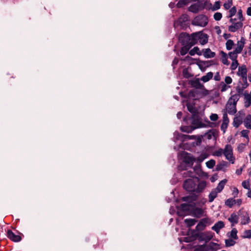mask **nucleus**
I'll return each instance as SVG.
<instances>
[{"label":"nucleus","instance_id":"obj_1","mask_svg":"<svg viewBox=\"0 0 251 251\" xmlns=\"http://www.w3.org/2000/svg\"><path fill=\"white\" fill-rule=\"evenodd\" d=\"M195 200L196 198L193 197H184L182 198V200L184 201L188 202L189 203H182L181 204L180 207L184 210H192V214L195 217L200 218L203 215L204 212L203 209L200 207H194L192 209L191 207L193 206V204L190 203L192 201H195Z\"/></svg>","mask_w":251,"mask_h":251},{"label":"nucleus","instance_id":"obj_2","mask_svg":"<svg viewBox=\"0 0 251 251\" xmlns=\"http://www.w3.org/2000/svg\"><path fill=\"white\" fill-rule=\"evenodd\" d=\"M178 40L183 45L193 46L195 44L193 33L190 36L185 33H182L179 35Z\"/></svg>","mask_w":251,"mask_h":251},{"label":"nucleus","instance_id":"obj_3","mask_svg":"<svg viewBox=\"0 0 251 251\" xmlns=\"http://www.w3.org/2000/svg\"><path fill=\"white\" fill-rule=\"evenodd\" d=\"M197 182H198L197 177L187 179L184 182L183 188L187 191L195 192Z\"/></svg>","mask_w":251,"mask_h":251},{"label":"nucleus","instance_id":"obj_4","mask_svg":"<svg viewBox=\"0 0 251 251\" xmlns=\"http://www.w3.org/2000/svg\"><path fill=\"white\" fill-rule=\"evenodd\" d=\"M224 155L226 159L228 160L231 163L234 164L235 158L233 156V148L229 144L225 146L224 149Z\"/></svg>","mask_w":251,"mask_h":251},{"label":"nucleus","instance_id":"obj_5","mask_svg":"<svg viewBox=\"0 0 251 251\" xmlns=\"http://www.w3.org/2000/svg\"><path fill=\"white\" fill-rule=\"evenodd\" d=\"M237 100L235 96H232L228 100L226 105V111L231 115H233L236 112V104Z\"/></svg>","mask_w":251,"mask_h":251},{"label":"nucleus","instance_id":"obj_6","mask_svg":"<svg viewBox=\"0 0 251 251\" xmlns=\"http://www.w3.org/2000/svg\"><path fill=\"white\" fill-rule=\"evenodd\" d=\"M207 23V17L203 15H200L196 17L192 21V25L202 27L206 26Z\"/></svg>","mask_w":251,"mask_h":251},{"label":"nucleus","instance_id":"obj_7","mask_svg":"<svg viewBox=\"0 0 251 251\" xmlns=\"http://www.w3.org/2000/svg\"><path fill=\"white\" fill-rule=\"evenodd\" d=\"M206 4V1L199 0L196 3L192 4L189 7V10L193 13H197L204 8Z\"/></svg>","mask_w":251,"mask_h":251},{"label":"nucleus","instance_id":"obj_8","mask_svg":"<svg viewBox=\"0 0 251 251\" xmlns=\"http://www.w3.org/2000/svg\"><path fill=\"white\" fill-rule=\"evenodd\" d=\"M237 74L238 76L242 77L243 81L244 82L243 87L244 88H246L248 86L247 83V69L246 66L243 65L239 67Z\"/></svg>","mask_w":251,"mask_h":251},{"label":"nucleus","instance_id":"obj_9","mask_svg":"<svg viewBox=\"0 0 251 251\" xmlns=\"http://www.w3.org/2000/svg\"><path fill=\"white\" fill-rule=\"evenodd\" d=\"M193 36L195 40V44L198 41L201 45L206 44L208 41V37L206 34L199 32L193 33Z\"/></svg>","mask_w":251,"mask_h":251},{"label":"nucleus","instance_id":"obj_10","mask_svg":"<svg viewBox=\"0 0 251 251\" xmlns=\"http://www.w3.org/2000/svg\"><path fill=\"white\" fill-rule=\"evenodd\" d=\"M238 214L241 218V224L242 225H246L250 222L249 214L247 211L240 210Z\"/></svg>","mask_w":251,"mask_h":251},{"label":"nucleus","instance_id":"obj_11","mask_svg":"<svg viewBox=\"0 0 251 251\" xmlns=\"http://www.w3.org/2000/svg\"><path fill=\"white\" fill-rule=\"evenodd\" d=\"M230 22L232 23V25L228 26V30L230 32H234L241 28L243 26V24L241 22H235V19H230Z\"/></svg>","mask_w":251,"mask_h":251},{"label":"nucleus","instance_id":"obj_12","mask_svg":"<svg viewBox=\"0 0 251 251\" xmlns=\"http://www.w3.org/2000/svg\"><path fill=\"white\" fill-rule=\"evenodd\" d=\"M181 156L183 158V161L188 164L192 165L195 161L194 157L185 151H182L181 153Z\"/></svg>","mask_w":251,"mask_h":251},{"label":"nucleus","instance_id":"obj_13","mask_svg":"<svg viewBox=\"0 0 251 251\" xmlns=\"http://www.w3.org/2000/svg\"><path fill=\"white\" fill-rule=\"evenodd\" d=\"M213 233L211 232H205L201 233L199 236V239L200 241H204L207 242L213 237Z\"/></svg>","mask_w":251,"mask_h":251},{"label":"nucleus","instance_id":"obj_14","mask_svg":"<svg viewBox=\"0 0 251 251\" xmlns=\"http://www.w3.org/2000/svg\"><path fill=\"white\" fill-rule=\"evenodd\" d=\"M207 185V183L205 181L201 180L199 181L198 179V182L196 183L195 192L201 193L205 188Z\"/></svg>","mask_w":251,"mask_h":251},{"label":"nucleus","instance_id":"obj_15","mask_svg":"<svg viewBox=\"0 0 251 251\" xmlns=\"http://www.w3.org/2000/svg\"><path fill=\"white\" fill-rule=\"evenodd\" d=\"M181 137L182 138L183 141H187L189 140L197 139V145L200 144L201 142V137L199 136L196 138V136L194 135H188L182 134Z\"/></svg>","mask_w":251,"mask_h":251},{"label":"nucleus","instance_id":"obj_16","mask_svg":"<svg viewBox=\"0 0 251 251\" xmlns=\"http://www.w3.org/2000/svg\"><path fill=\"white\" fill-rule=\"evenodd\" d=\"M228 123H229V120L227 117V115L226 113H225L223 115V122H222L221 126V129L223 131L224 133H225L226 132V130L227 127Z\"/></svg>","mask_w":251,"mask_h":251},{"label":"nucleus","instance_id":"obj_17","mask_svg":"<svg viewBox=\"0 0 251 251\" xmlns=\"http://www.w3.org/2000/svg\"><path fill=\"white\" fill-rule=\"evenodd\" d=\"M244 95V106L248 108L251 105V91L249 93L245 92Z\"/></svg>","mask_w":251,"mask_h":251},{"label":"nucleus","instance_id":"obj_18","mask_svg":"<svg viewBox=\"0 0 251 251\" xmlns=\"http://www.w3.org/2000/svg\"><path fill=\"white\" fill-rule=\"evenodd\" d=\"M7 236L14 242H19L21 240L20 236L15 234L10 230H8L7 231Z\"/></svg>","mask_w":251,"mask_h":251},{"label":"nucleus","instance_id":"obj_19","mask_svg":"<svg viewBox=\"0 0 251 251\" xmlns=\"http://www.w3.org/2000/svg\"><path fill=\"white\" fill-rule=\"evenodd\" d=\"M244 44H245V39L244 38H241V39L238 41L237 42V46L235 48V49L233 50L235 52H236L237 53H240L244 47Z\"/></svg>","mask_w":251,"mask_h":251},{"label":"nucleus","instance_id":"obj_20","mask_svg":"<svg viewBox=\"0 0 251 251\" xmlns=\"http://www.w3.org/2000/svg\"><path fill=\"white\" fill-rule=\"evenodd\" d=\"M238 216L234 213H232L228 218V221L231 223L232 226L238 222Z\"/></svg>","mask_w":251,"mask_h":251},{"label":"nucleus","instance_id":"obj_21","mask_svg":"<svg viewBox=\"0 0 251 251\" xmlns=\"http://www.w3.org/2000/svg\"><path fill=\"white\" fill-rule=\"evenodd\" d=\"M225 226V224L222 221H219L216 223L212 227V229L217 233H218L221 229Z\"/></svg>","mask_w":251,"mask_h":251},{"label":"nucleus","instance_id":"obj_22","mask_svg":"<svg viewBox=\"0 0 251 251\" xmlns=\"http://www.w3.org/2000/svg\"><path fill=\"white\" fill-rule=\"evenodd\" d=\"M203 55L206 58H213L215 56V53L209 49L202 50Z\"/></svg>","mask_w":251,"mask_h":251},{"label":"nucleus","instance_id":"obj_23","mask_svg":"<svg viewBox=\"0 0 251 251\" xmlns=\"http://www.w3.org/2000/svg\"><path fill=\"white\" fill-rule=\"evenodd\" d=\"M228 163L223 161L220 163L218 164L217 165L216 169L218 171H223V172H226V168L228 167Z\"/></svg>","mask_w":251,"mask_h":251},{"label":"nucleus","instance_id":"obj_24","mask_svg":"<svg viewBox=\"0 0 251 251\" xmlns=\"http://www.w3.org/2000/svg\"><path fill=\"white\" fill-rule=\"evenodd\" d=\"M243 122L242 116H237L233 119V125L235 127H238Z\"/></svg>","mask_w":251,"mask_h":251},{"label":"nucleus","instance_id":"obj_25","mask_svg":"<svg viewBox=\"0 0 251 251\" xmlns=\"http://www.w3.org/2000/svg\"><path fill=\"white\" fill-rule=\"evenodd\" d=\"M243 123L245 126L248 129H251V115L248 114L244 118Z\"/></svg>","mask_w":251,"mask_h":251},{"label":"nucleus","instance_id":"obj_26","mask_svg":"<svg viewBox=\"0 0 251 251\" xmlns=\"http://www.w3.org/2000/svg\"><path fill=\"white\" fill-rule=\"evenodd\" d=\"M227 180L226 179L222 180L219 182L218 186L215 189H214V190H216L217 192L220 193L224 189V186Z\"/></svg>","mask_w":251,"mask_h":251},{"label":"nucleus","instance_id":"obj_27","mask_svg":"<svg viewBox=\"0 0 251 251\" xmlns=\"http://www.w3.org/2000/svg\"><path fill=\"white\" fill-rule=\"evenodd\" d=\"M213 76V74L212 72L207 73L206 75L202 76L201 80L203 82H206L210 80Z\"/></svg>","mask_w":251,"mask_h":251},{"label":"nucleus","instance_id":"obj_28","mask_svg":"<svg viewBox=\"0 0 251 251\" xmlns=\"http://www.w3.org/2000/svg\"><path fill=\"white\" fill-rule=\"evenodd\" d=\"M220 54L221 55V60L222 63L226 65H228L229 64V62L227 60V55L225 52L221 51L220 52Z\"/></svg>","mask_w":251,"mask_h":251},{"label":"nucleus","instance_id":"obj_29","mask_svg":"<svg viewBox=\"0 0 251 251\" xmlns=\"http://www.w3.org/2000/svg\"><path fill=\"white\" fill-rule=\"evenodd\" d=\"M218 193H219L216 191V190H212L208 195L209 202H212L217 197Z\"/></svg>","mask_w":251,"mask_h":251},{"label":"nucleus","instance_id":"obj_30","mask_svg":"<svg viewBox=\"0 0 251 251\" xmlns=\"http://www.w3.org/2000/svg\"><path fill=\"white\" fill-rule=\"evenodd\" d=\"M237 234V230L235 228H233L230 232L227 233V235L229 238H232L234 240H237L238 239Z\"/></svg>","mask_w":251,"mask_h":251},{"label":"nucleus","instance_id":"obj_31","mask_svg":"<svg viewBox=\"0 0 251 251\" xmlns=\"http://www.w3.org/2000/svg\"><path fill=\"white\" fill-rule=\"evenodd\" d=\"M207 221V220L206 219H203L201 220L197 226L196 228L198 230L203 229L206 226Z\"/></svg>","mask_w":251,"mask_h":251},{"label":"nucleus","instance_id":"obj_32","mask_svg":"<svg viewBox=\"0 0 251 251\" xmlns=\"http://www.w3.org/2000/svg\"><path fill=\"white\" fill-rule=\"evenodd\" d=\"M230 87L224 82H221L219 86V89L221 92L226 91Z\"/></svg>","mask_w":251,"mask_h":251},{"label":"nucleus","instance_id":"obj_33","mask_svg":"<svg viewBox=\"0 0 251 251\" xmlns=\"http://www.w3.org/2000/svg\"><path fill=\"white\" fill-rule=\"evenodd\" d=\"M189 53L191 55H194L196 54L199 55H201V52L199 48L197 47H195L193 49L190 50Z\"/></svg>","mask_w":251,"mask_h":251},{"label":"nucleus","instance_id":"obj_34","mask_svg":"<svg viewBox=\"0 0 251 251\" xmlns=\"http://www.w3.org/2000/svg\"><path fill=\"white\" fill-rule=\"evenodd\" d=\"M192 46H190V45H183V47H182L180 50V53L181 55H184L186 54L190 48Z\"/></svg>","mask_w":251,"mask_h":251},{"label":"nucleus","instance_id":"obj_35","mask_svg":"<svg viewBox=\"0 0 251 251\" xmlns=\"http://www.w3.org/2000/svg\"><path fill=\"white\" fill-rule=\"evenodd\" d=\"M187 107L188 110L194 115H195L197 113V110L196 109L194 104H191L190 103H187Z\"/></svg>","mask_w":251,"mask_h":251},{"label":"nucleus","instance_id":"obj_36","mask_svg":"<svg viewBox=\"0 0 251 251\" xmlns=\"http://www.w3.org/2000/svg\"><path fill=\"white\" fill-rule=\"evenodd\" d=\"M184 222L188 226H191L196 224L197 221L193 219H187L184 220Z\"/></svg>","mask_w":251,"mask_h":251},{"label":"nucleus","instance_id":"obj_37","mask_svg":"<svg viewBox=\"0 0 251 251\" xmlns=\"http://www.w3.org/2000/svg\"><path fill=\"white\" fill-rule=\"evenodd\" d=\"M225 204L229 207H231L233 205L235 204V200L232 198L228 199L226 201Z\"/></svg>","mask_w":251,"mask_h":251},{"label":"nucleus","instance_id":"obj_38","mask_svg":"<svg viewBox=\"0 0 251 251\" xmlns=\"http://www.w3.org/2000/svg\"><path fill=\"white\" fill-rule=\"evenodd\" d=\"M236 243V242L234 241V239H233L232 238L226 239L225 240V244L226 246L227 247H230L234 245Z\"/></svg>","mask_w":251,"mask_h":251},{"label":"nucleus","instance_id":"obj_39","mask_svg":"<svg viewBox=\"0 0 251 251\" xmlns=\"http://www.w3.org/2000/svg\"><path fill=\"white\" fill-rule=\"evenodd\" d=\"M213 155L220 157L222 156L223 154H224V149H219L218 150L215 151L213 152Z\"/></svg>","mask_w":251,"mask_h":251},{"label":"nucleus","instance_id":"obj_40","mask_svg":"<svg viewBox=\"0 0 251 251\" xmlns=\"http://www.w3.org/2000/svg\"><path fill=\"white\" fill-rule=\"evenodd\" d=\"M237 54L238 53L235 52L234 51H230L228 53L229 57L232 60H237Z\"/></svg>","mask_w":251,"mask_h":251},{"label":"nucleus","instance_id":"obj_41","mask_svg":"<svg viewBox=\"0 0 251 251\" xmlns=\"http://www.w3.org/2000/svg\"><path fill=\"white\" fill-rule=\"evenodd\" d=\"M188 21V16L186 14L182 15L178 19V22L180 24H183Z\"/></svg>","mask_w":251,"mask_h":251},{"label":"nucleus","instance_id":"obj_42","mask_svg":"<svg viewBox=\"0 0 251 251\" xmlns=\"http://www.w3.org/2000/svg\"><path fill=\"white\" fill-rule=\"evenodd\" d=\"M234 45V43L232 40L229 39L226 42V48L227 50H230Z\"/></svg>","mask_w":251,"mask_h":251},{"label":"nucleus","instance_id":"obj_43","mask_svg":"<svg viewBox=\"0 0 251 251\" xmlns=\"http://www.w3.org/2000/svg\"><path fill=\"white\" fill-rule=\"evenodd\" d=\"M190 2V0H180L177 3L178 7H181Z\"/></svg>","mask_w":251,"mask_h":251},{"label":"nucleus","instance_id":"obj_44","mask_svg":"<svg viewBox=\"0 0 251 251\" xmlns=\"http://www.w3.org/2000/svg\"><path fill=\"white\" fill-rule=\"evenodd\" d=\"M221 7V3L219 1H216L213 6L211 7V9L212 11H216L220 8Z\"/></svg>","mask_w":251,"mask_h":251},{"label":"nucleus","instance_id":"obj_45","mask_svg":"<svg viewBox=\"0 0 251 251\" xmlns=\"http://www.w3.org/2000/svg\"><path fill=\"white\" fill-rule=\"evenodd\" d=\"M215 161L213 159H211L206 163V166L210 169L212 168L215 165Z\"/></svg>","mask_w":251,"mask_h":251},{"label":"nucleus","instance_id":"obj_46","mask_svg":"<svg viewBox=\"0 0 251 251\" xmlns=\"http://www.w3.org/2000/svg\"><path fill=\"white\" fill-rule=\"evenodd\" d=\"M249 131L246 129L243 130L241 132V136L246 138L247 139L248 142L249 141Z\"/></svg>","mask_w":251,"mask_h":251},{"label":"nucleus","instance_id":"obj_47","mask_svg":"<svg viewBox=\"0 0 251 251\" xmlns=\"http://www.w3.org/2000/svg\"><path fill=\"white\" fill-rule=\"evenodd\" d=\"M239 63L237 60H232V62L230 66V69L231 70H235L238 67Z\"/></svg>","mask_w":251,"mask_h":251},{"label":"nucleus","instance_id":"obj_48","mask_svg":"<svg viewBox=\"0 0 251 251\" xmlns=\"http://www.w3.org/2000/svg\"><path fill=\"white\" fill-rule=\"evenodd\" d=\"M232 5V0H227L224 4V8L227 10Z\"/></svg>","mask_w":251,"mask_h":251},{"label":"nucleus","instance_id":"obj_49","mask_svg":"<svg viewBox=\"0 0 251 251\" xmlns=\"http://www.w3.org/2000/svg\"><path fill=\"white\" fill-rule=\"evenodd\" d=\"M183 75L185 78H189L192 76L191 74L189 72L188 70L185 69L183 70Z\"/></svg>","mask_w":251,"mask_h":251},{"label":"nucleus","instance_id":"obj_50","mask_svg":"<svg viewBox=\"0 0 251 251\" xmlns=\"http://www.w3.org/2000/svg\"><path fill=\"white\" fill-rule=\"evenodd\" d=\"M242 186L246 189L249 190L250 188V183L248 180H244L242 182Z\"/></svg>","mask_w":251,"mask_h":251},{"label":"nucleus","instance_id":"obj_51","mask_svg":"<svg viewBox=\"0 0 251 251\" xmlns=\"http://www.w3.org/2000/svg\"><path fill=\"white\" fill-rule=\"evenodd\" d=\"M222 17V14L220 12H216L214 15V18L216 21H219Z\"/></svg>","mask_w":251,"mask_h":251},{"label":"nucleus","instance_id":"obj_52","mask_svg":"<svg viewBox=\"0 0 251 251\" xmlns=\"http://www.w3.org/2000/svg\"><path fill=\"white\" fill-rule=\"evenodd\" d=\"M191 84L194 87H195L197 88H199L201 86V84L200 83L199 79H197L196 80L193 81L192 82Z\"/></svg>","mask_w":251,"mask_h":251},{"label":"nucleus","instance_id":"obj_53","mask_svg":"<svg viewBox=\"0 0 251 251\" xmlns=\"http://www.w3.org/2000/svg\"><path fill=\"white\" fill-rule=\"evenodd\" d=\"M244 238H251V230H247L244 232Z\"/></svg>","mask_w":251,"mask_h":251},{"label":"nucleus","instance_id":"obj_54","mask_svg":"<svg viewBox=\"0 0 251 251\" xmlns=\"http://www.w3.org/2000/svg\"><path fill=\"white\" fill-rule=\"evenodd\" d=\"M229 17H231L233 15H234L236 12V9L235 7H232L229 11Z\"/></svg>","mask_w":251,"mask_h":251},{"label":"nucleus","instance_id":"obj_55","mask_svg":"<svg viewBox=\"0 0 251 251\" xmlns=\"http://www.w3.org/2000/svg\"><path fill=\"white\" fill-rule=\"evenodd\" d=\"M246 146V145L245 144H243V143L240 144L237 147L238 151L239 152L243 151V150H244V149L245 148Z\"/></svg>","mask_w":251,"mask_h":251},{"label":"nucleus","instance_id":"obj_56","mask_svg":"<svg viewBox=\"0 0 251 251\" xmlns=\"http://www.w3.org/2000/svg\"><path fill=\"white\" fill-rule=\"evenodd\" d=\"M232 78H231V77L229 76H226L225 78V83L228 85V84H230L232 83Z\"/></svg>","mask_w":251,"mask_h":251},{"label":"nucleus","instance_id":"obj_57","mask_svg":"<svg viewBox=\"0 0 251 251\" xmlns=\"http://www.w3.org/2000/svg\"><path fill=\"white\" fill-rule=\"evenodd\" d=\"M218 116L217 114H212L210 116V119L212 121H216L218 119Z\"/></svg>","mask_w":251,"mask_h":251},{"label":"nucleus","instance_id":"obj_58","mask_svg":"<svg viewBox=\"0 0 251 251\" xmlns=\"http://www.w3.org/2000/svg\"><path fill=\"white\" fill-rule=\"evenodd\" d=\"M192 130H193V129H192L191 127L190 128L189 127H187V126H184V127H181V130L183 132H190L192 131Z\"/></svg>","mask_w":251,"mask_h":251},{"label":"nucleus","instance_id":"obj_59","mask_svg":"<svg viewBox=\"0 0 251 251\" xmlns=\"http://www.w3.org/2000/svg\"><path fill=\"white\" fill-rule=\"evenodd\" d=\"M204 249H205L204 245L196 247L194 251H204Z\"/></svg>","mask_w":251,"mask_h":251},{"label":"nucleus","instance_id":"obj_60","mask_svg":"<svg viewBox=\"0 0 251 251\" xmlns=\"http://www.w3.org/2000/svg\"><path fill=\"white\" fill-rule=\"evenodd\" d=\"M239 193L238 190L237 188L234 187L232 190V194L234 197H237Z\"/></svg>","mask_w":251,"mask_h":251},{"label":"nucleus","instance_id":"obj_61","mask_svg":"<svg viewBox=\"0 0 251 251\" xmlns=\"http://www.w3.org/2000/svg\"><path fill=\"white\" fill-rule=\"evenodd\" d=\"M214 79L216 81H219L221 79V76L219 72H217L214 77Z\"/></svg>","mask_w":251,"mask_h":251},{"label":"nucleus","instance_id":"obj_62","mask_svg":"<svg viewBox=\"0 0 251 251\" xmlns=\"http://www.w3.org/2000/svg\"><path fill=\"white\" fill-rule=\"evenodd\" d=\"M238 18H239V21L241 22L243 21V16H242V10H239L238 12Z\"/></svg>","mask_w":251,"mask_h":251},{"label":"nucleus","instance_id":"obj_63","mask_svg":"<svg viewBox=\"0 0 251 251\" xmlns=\"http://www.w3.org/2000/svg\"><path fill=\"white\" fill-rule=\"evenodd\" d=\"M207 201V200L206 199H202V200H201L199 202V203L200 204H201V205H204L206 202Z\"/></svg>","mask_w":251,"mask_h":251},{"label":"nucleus","instance_id":"obj_64","mask_svg":"<svg viewBox=\"0 0 251 251\" xmlns=\"http://www.w3.org/2000/svg\"><path fill=\"white\" fill-rule=\"evenodd\" d=\"M247 14L249 16H251V7H250L247 9Z\"/></svg>","mask_w":251,"mask_h":251}]
</instances>
